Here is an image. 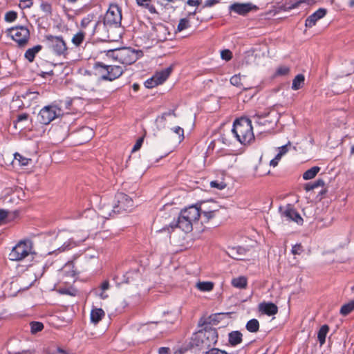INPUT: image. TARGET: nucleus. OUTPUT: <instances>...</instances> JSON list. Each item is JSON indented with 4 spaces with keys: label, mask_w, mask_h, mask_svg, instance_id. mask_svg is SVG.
<instances>
[{
    "label": "nucleus",
    "mask_w": 354,
    "mask_h": 354,
    "mask_svg": "<svg viewBox=\"0 0 354 354\" xmlns=\"http://www.w3.org/2000/svg\"><path fill=\"white\" fill-rule=\"evenodd\" d=\"M304 188H305L306 191L309 192V191H311V190L317 188V187H316V185L313 182V183H308L306 184Z\"/></svg>",
    "instance_id": "53"
},
{
    "label": "nucleus",
    "mask_w": 354,
    "mask_h": 354,
    "mask_svg": "<svg viewBox=\"0 0 354 354\" xmlns=\"http://www.w3.org/2000/svg\"><path fill=\"white\" fill-rule=\"evenodd\" d=\"M232 131L237 140L243 145L250 143L254 138L251 120L246 118L235 120Z\"/></svg>",
    "instance_id": "2"
},
{
    "label": "nucleus",
    "mask_w": 354,
    "mask_h": 354,
    "mask_svg": "<svg viewBox=\"0 0 354 354\" xmlns=\"http://www.w3.org/2000/svg\"><path fill=\"white\" fill-rule=\"evenodd\" d=\"M28 118V115L27 114H21V115H19L18 116V119L17 120L19 122V121H23V120H26Z\"/></svg>",
    "instance_id": "60"
},
{
    "label": "nucleus",
    "mask_w": 354,
    "mask_h": 354,
    "mask_svg": "<svg viewBox=\"0 0 354 354\" xmlns=\"http://www.w3.org/2000/svg\"><path fill=\"white\" fill-rule=\"evenodd\" d=\"M246 329L250 333H256L259 329V322L256 319L249 320L246 324Z\"/></svg>",
    "instance_id": "34"
},
{
    "label": "nucleus",
    "mask_w": 354,
    "mask_h": 354,
    "mask_svg": "<svg viewBox=\"0 0 354 354\" xmlns=\"http://www.w3.org/2000/svg\"><path fill=\"white\" fill-rule=\"evenodd\" d=\"M151 0H136V3L138 6L142 7H148Z\"/></svg>",
    "instance_id": "50"
},
{
    "label": "nucleus",
    "mask_w": 354,
    "mask_h": 354,
    "mask_svg": "<svg viewBox=\"0 0 354 354\" xmlns=\"http://www.w3.org/2000/svg\"><path fill=\"white\" fill-rule=\"evenodd\" d=\"M290 146H291V143H290V142H288L286 145H285L281 147H279L277 149L278 153L276 155V156L270 160V165L274 167L277 166L281 158L285 154H286L288 153V151H289Z\"/></svg>",
    "instance_id": "19"
},
{
    "label": "nucleus",
    "mask_w": 354,
    "mask_h": 354,
    "mask_svg": "<svg viewBox=\"0 0 354 354\" xmlns=\"http://www.w3.org/2000/svg\"><path fill=\"white\" fill-rule=\"evenodd\" d=\"M216 206L214 202H205L203 203L199 207L192 205L185 208L180 213L184 219H188L193 223H196L201 215L204 221L207 222L215 216Z\"/></svg>",
    "instance_id": "1"
},
{
    "label": "nucleus",
    "mask_w": 354,
    "mask_h": 354,
    "mask_svg": "<svg viewBox=\"0 0 354 354\" xmlns=\"http://www.w3.org/2000/svg\"><path fill=\"white\" fill-rule=\"evenodd\" d=\"M7 216H8V212H6L3 209H0V224L7 217Z\"/></svg>",
    "instance_id": "55"
},
{
    "label": "nucleus",
    "mask_w": 354,
    "mask_h": 354,
    "mask_svg": "<svg viewBox=\"0 0 354 354\" xmlns=\"http://www.w3.org/2000/svg\"><path fill=\"white\" fill-rule=\"evenodd\" d=\"M315 0H299L293 3H286L283 6L284 10H290L292 9H295L298 8L301 3H306L308 5H311L315 3Z\"/></svg>",
    "instance_id": "25"
},
{
    "label": "nucleus",
    "mask_w": 354,
    "mask_h": 354,
    "mask_svg": "<svg viewBox=\"0 0 354 354\" xmlns=\"http://www.w3.org/2000/svg\"><path fill=\"white\" fill-rule=\"evenodd\" d=\"M173 132L176 134V138L179 142L182 141L184 138V130L180 127H175L171 129Z\"/></svg>",
    "instance_id": "38"
},
{
    "label": "nucleus",
    "mask_w": 354,
    "mask_h": 354,
    "mask_svg": "<svg viewBox=\"0 0 354 354\" xmlns=\"http://www.w3.org/2000/svg\"><path fill=\"white\" fill-rule=\"evenodd\" d=\"M354 310V301H351L343 305L340 309V314L346 316Z\"/></svg>",
    "instance_id": "35"
},
{
    "label": "nucleus",
    "mask_w": 354,
    "mask_h": 354,
    "mask_svg": "<svg viewBox=\"0 0 354 354\" xmlns=\"http://www.w3.org/2000/svg\"><path fill=\"white\" fill-rule=\"evenodd\" d=\"M279 212L283 221H292L297 223V224H301L303 223V218L290 205H287L284 207H280Z\"/></svg>",
    "instance_id": "13"
},
{
    "label": "nucleus",
    "mask_w": 354,
    "mask_h": 354,
    "mask_svg": "<svg viewBox=\"0 0 354 354\" xmlns=\"http://www.w3.org/2000/svg\"><path fill=\"white\" fill-rule=\"evenodd\" d=\"M17 17V14L15 11H9L5 15V20L7 22H13Z\"/></svg>",
    "instance_id": "43"
},
{
    "label": "nucleus",
    "mask_w": 354,
    "mask_h": 354,
    "mask_svg": "<svg viewBox=\"0 0 354 354\" xmlns=\"http://www.w3.org/2000/svg\"><path fill=\"white\" fill-rule=\"evenodd\" d=\"M147 8L149 9V12H151V13H154V12H156V9H155V8H154L153 6H150V4H149V6H148V7H147Z\"/></svg>",
    "instance_id": "61"
},
{
    "label": "nucleus",
    "mask_w": 354,
    "mask_h": 354,
    "mask_svg": "<svg viewBox=\"0 0 354 354\" xmlns=\"http://www.w3.org/2000/svg\"><path fill=\"white\" fill-rule=\"evenodd\" d=\"M113 204H103L101 207V216L104 218H109L117 214L116 212L113 211Z\"/></svg>",
    "instance_id": "23"
},
{
    "label": "nucleus",
    "mask_w": 354,
    "mask_h": 354,
    "mask_svg": "<svg viewBox=\"0 0 354 354\" xmlns=\"http://www.w3.org/2000/svg\"><path fill=\"white\" fill-rule=\"evenodd\" d=\"M314 183L316 185V187H323L324 185V181L322 179H317L316 181L314 182Z\"/></svg>",
    "instance_id": "59"
},
{
    "label": "nucleus",
    "mask_w": 354,
    "mask_h": 354,
    "mask_svg": "<svg viewBox=\"0 0 354 354\" xmlns=\"http://www.w3.org/2000/svg\"><path fill=\"white\" fill-rule=\"evenodd\" d=\"M210 186L212 188H215L218 190H222L225 188L226 184L223 181L214 180L211 181Z\"/></svg>",
    "instance_id": "42"
},
{
    "label": "nucleus",
    "mask_w": 354,
    "mask_h": 354,
    "mask_svg": "<svg viewBox=\"0 0 354 354\" xmlns=\"http://www.w3.org/2000/svg\"><path fill=\"white\" fill-rule=\"evenodd\" d=\"M142 142H143V138H140V139H138L137 140L136 143L135 144V145L133 146V147L132 149V151H138L140 148V147H141V145L142 144Z\"/></svg>",
    "instance_id": "51"
},
{
    "label": "nucleus",
    "mask_w": 354,
    "mask_h": 354,
    "mask_svg": "<svg viewBox=\"0 0 354 354\" xmlns=\"http://www.w3.org/2000/svg\"><path fill=\"white\" fill-rule=\"evenodd\" d=\"M41 49V46L37 45L31 48H28L25 53V57L30 62H32L37 53Z\"/></svg>",
    "instance_id": "27"
},
{
    "label": "nucleus",
    "mask_w": 354,
    "mask_h": 354,
    "mask_svg": "<svg viewBox=\"0 0 354 354\" xmlns=\"http://www.w3.org/2000/svg\"><path fill=\"white\" fill-rule=\"evenodd\" d=\"M227 254L232 259L241 260L245 255L246 250L242 247H230L227 251Z\"/></svg>",
    "instance_id": "20"
},
{
    "label": "nucleus",
    "mask_w": 354,
    "mask_h": 354,
    "mask_svg": "<svg viewBox=\"0 0 354 354\" xmlns=\"http://www.w3.org/2000/svg\"><path fill=\"white\" fill-rule=\"evenodd\" d=\"M241 77L239 75H234L230 78V83L236 86L240 87L241 86Z\"/></svg>",
    "instance_id": "45"
},
{
    "label": "nucleus",
    "mask_w": 354,
    "mask_h": 354,
    "mask_svg": "<svg viewBox=\"0 0 354 354\" xmlns=\"http://www.w3.org/2000/svg\"><path fill=\"white\" fill-rule=\"evenodd\" d=\"M290 71L289 67L286 66H279L276 71L277 75H286L288 74Z\"/></svg>",
    "instance_id": "46"
},
{
    "label": "nucleus",
    "mask_w": 354,
    "mask_h": 354,
    "mask_svg": "<svg viewBox=\"0 0 354 354\" xmlns=\"http://www.w3.org/2000/svg\"><path fill=\"white\" fill-rule=\"evenodd\" d=\"M109 288V283L107 281H104L100 287V290L102 291H106Z\"/></svg>",
    "instance_id": "56"
},
{
    "label": "nucleus",
    "mask_w": 354,
    "mask_h": 354,
    "mask_svg": "<svg viewBox=\"0 0 354 354\" xmlns=\"http://www.w3.org/2000/svg\"><path fill=\"white\" fill-rule=\"evenodd\" d=\"M202 0H187V3L192 6H197L201 3Z\"/></svg>",
    "instance_id": "54"
},
{
    "label": "nucleus",
    "mask_w": 354,
    "mask_h": 354,
    "mask_svg": "<svg viewBox=\"0 0 354 354\" xmlns=\"http://www.w3.org/2000/svg\"><path fill=\"white\" fill-rule=\"evenodd\" d=\"M41 10L46 15H50L52 12L51 5L47 2H43L40 6Z\"/></svg>",
    "instance_id": "44"
},
{
    "label": "nucleus",
    "mask_w": 354,
    "mask_h": 354,
    "mask_svg": "<svg viewBox=\"0 0 354 354\" xmlns=\"http://www.w3.org/2000/svg\"><path fill=\"white\" fill-rule=\"evenodd\" d=\"M192 340L196 346L203 348H208L214 346L218 340L216 330L210 328L203 331H198L194 335Z\"/></svg>",
    "instance_id": "3"
},
{
    "label": "nucleus",
    "mask_w": 354,
    "mask_h": 354,
    "mask_svg": "<svg viewBox=\"0 0 354 354\" xmlns=\"http://www.w3.org/2000/svg\"><path fill=\"white\" fill-rule=\"evenodd\" d=\"M221 56L223 59L229 61L232 59V54L230 50H223L221 53Z\"/></svg>",
    "instance_id": "47"
},
{
    "label": "nucleus",
    "mask_w": 354,
    "mask_h": 354,
    "mask_svg": "<svg viewBox=\"0 0 354 354\" xmlns=\"http://www.w3.org/2000/svg\"><path fill=\"white\" fill-rule=\"evenodd\" d=\"M98 297L102 299H106L109 297V295L105 292V291L101 290V292L98 294Z\"/></svg>",
    "instance_id": "58"
},
{
    "label": "nucleus",
    "mask_w": 354,
    "mask_h": 354,
    "mask_svg": "<svg viewBox=\"0 0 354 354\" xmlns=\"http://www.w3.org/2000/svg\"><path fill=\"white\" fill-rule=\"evenodd\" d=\"M97 69L100 73V79L109 81L115 80L123 73V68L119 66L98 64Z\"/></svg>",
    "instance_id": "9"
},
{
    "label": "nucleus",
    "mask_w": 354,
    "mask_h": 354,
    "mask_svg": "<svg viewBox=\"0 0 354 354\" xmlns=\"http://www.w3.org/2000/svg\"><path fill=\"white\" fill-rule=\"evenodd\" d=\"M105 315L104 311L102 308H93L91 312V321L92 323L97 324Z\"/></svg>",
    "instance_id": "22"
},
{
    "label": "nucleus",
    "mask_w": 354,
    "mask_h": 354,
    "mask_svg": "<svg viewBox=\"0 0 354 354\" xmlns=\"http://www.w3.org/2000/svg\"><path fill=\"white\" fill-rule=\"evenodd\" d=\"M196 287L202 292H209L214 288V283L211 281H198Z\"/></svg>",
    "instance_id": "30"
},
{
    "label": "nucleus",
    "mask_w": 354,
    "mask_h": 354,
    "mask_svg": "<svg viewBox=\"0 0 354 354\" xmlns=\"http://www.w3.org/2000/svg\"><path fill=\"white\" fill-rule=\"evenodd\" d=\"M100 78L96 74L85 71L80 78V86L85 90L93 91Z\"/></svg>",
    "instance_id": "14"
},
{
    "label": "nucleus",
    "mask_w": 354,
    "mask_h": 354,
    "mask_svg": "<svg viewBox=\"0 0 354 354\" xmlns=\"http://www.w3.org/2000/svg\"><path fill=\"white\" fill-rule=\"evenodd\" d=\"M8 34L20 46H25L30 38V32L27 28L17 26L8 30Z\"/></svg>",
    "instance_id": "10"
},
{
    "label": "nucleus",
    "mask_w": 354,
    "mask_h": 354,
    "mask_svg": "<svg viewBox=\"0 0 354 354\" xmlns=\"http://www.w3.org/2000/svg\"><path fill=\"white\" fill-rule=\"evenodd\" d=\"M132 274H133V273H131V272L127 273V283L131 282L130 278H131Z\"/></svg>",
    "instance_id": "62"
},
{
    "label": "nucleus",
    "mask_w": 354,
    "mask_h": 354,
    "mask_svg": "<svg viewBox=\"0 0 354 354\" xmlns=\"http://www.w3.org/2000/svg\"><path fill=\"white\" fill-rule=\"evenodd\" d=\"M113 57L123 64H131L138 58L139 53L130 48L115 49L112 52Z\"/></svg>",
    "instance_id": "7"
},
{
    "label": "nucleus",
    "mask_w": 354,
    "mask_h": 354,
    "mask_svg": "<svg viewBox=\"0 0 354 354\" xmlns=\"http://www.w3.org/2000/svg\"><path fill=\"white\" fill-rule=\"evenodd\" d=\"M48 39L50 43L53 50L59 55H64L67 52V47L65 41L61 37L49 36Z\"/></svg>",
    "instance_id": "15"
},
{
    "label": "nucleus",
    "mask_w": 354,
    "mask_h": 354,
    "mask_svg": "<svg viewBox=\"0 0 354 354\" xmlns=\"http://www.w3.org/2000/svg\"><path fill=\"white\" fill-rule=\"evenodd\" d=\"M259 309L262 313L268 315H274L277 313L278 308L273 303H261L259 306Z\"/></svg>",
    "instance_id": "21"
},
{
    "label": "nucleus",
    "mask_w": 354,
    "mask_h": 354,
    "mask_svg": "<svg viewBox=\"0 0 354 354\" xmlns=\"http://www.w3.org/2000/svg\"><path fill=\"white\" fill-rule=\"evenodd\" d=\"M320 171V167L315 166L306 171L303 174V178L305 180H310L315 177V176Z\"/></svg>",
    "instance_id": "31"
},
{
    "label": "nucleus",
    "mask_w": 354,
    "mask_h": 354,
    "mask_svg": "<svg viewBox=\"0 0 354 354\" xmlns=\"http://www.w3.org/2000/svg\"><path fill=\"white\" fill-rule=\"evenodd\" d=\"M219 1L220 0H206L204 3V7H212Z\"/></svg>",
    "instance_id": "52"
},
{
    "label": "nucleus",
    "mask_w": 354,
    "mask_h": 354,
    "mask_svg": "<svg viewBox=\"0 0 354 354\" xmlns=\"http://www.w3.org/2000/svg\"><path fill=\"white\" fill-rule=\"evenodd\" d=\"M80 136L82 138V142H87L91 139L94 135L93 129L89 127H84L79 132Z\"/></svg>",
    "instance_id": "28"
},
{
    "label": "nucleus",
    "mask_w": 354,
    "mask_h": 354,
    "mask_svg": "<svg viewBox=\"0 0 354 354\" xmlns=\"http://www.w3.org/2000/svg\"><path fill=\"white\" fill-rule=\"evenodd\" d=\"M171 71L172 67L169 66L157 72L151 78L145 82V86L151 88L162 84L168 78Z\"/></svg>",
    "instance_id": "12"
},
{
    "label": "nucleus",
    "mask_w": 354,
    "mask_h": 354,
    "mask_svg": "<svg viewBox=\"0 0 354 354\" xmlns=\"http://www.w3.org/2000/svg\"><path fill=\"white\" fill-rule=\"evenodd\" d=\"M15 160L19 162L21 166H27L31 162L30 158L23 156L19 153H15Z\"/></svg>",
    "instance_id": "37"
},
{
    "label": "nucleus",
    "mask_w": 354,
    "mask_h": 354,
    "mask_svg": "<svg viewBox=\"0 0 354 354\" xmlns=\"http://www.w3.org/2000/svg\"><path fill=\"white\" fill-rule=\"evenodd\" d=\"M169 349L167 347H161L158 350L159 354H169Z\"/></svg>",
    "instance_id": "57"
},
{
    "label": "nucleus",
    "mask_w": 354,
    "mask_h": 354,
    "mask_svg": "<svg viewBox=\"0 0 354 354\" xmlns=\"http://www.w3.org/2000/svg\"><path fill=\"white\" fill-rule=\"evenodd\" d=\"M326 14V10L324 8H319L310 16H309L306 20L305 25L306 27L311 28L315 25L316 22L323 18Z\"/></svg>",
    "instance_id": "18"
},
{
    "label": "nucleus",
    "mask_w": 354,
    "mask_h": 354,
    "mask_svg": "<svg viewBox=\"0 0 354 354\" xmlns=\"http://www.w3.org/2000/svg\"><path fill=\"white\" fill-rule=\"evenodd\" d=\"M232 285L239 289H244L246 288L248 284V280L245 277L240 276L238 277L233 278L231 282Z\"/></svg>",
    "instance_id": "24"
},
{
    "label": "nucleus",
    "mask_w": 354,
    "mask_h": 354,
    "mask_svg": "<svg viewBox=\"0 0 354 354\" xmlns=\"http://www.w3.org/2000/svg\"><path fill=\"white\" fill-rule=\"evenodd\" d=\"M122 20L121 10L118 5H111L104 17V25L106 26H118Z\"/></svg>",
    "instance_id": "11"
},
{
    "label": "nucleus",
    "mask_w": 354,
    "mask_h": 354,
    "mask_svg": "<svg viewBox=\"0 0 354 354\" xmlns=\"http://www.w3.org/2000/svg\"><path fill=\"white\" fill-rule=\"evenodd\" d=\"M62 272L66 274V279L74 281L75 272L72 264H67L63 268Z\"/></svg>",
    "instance_id": "33"
},
{
    "label": "nucleus",
    "mask_w": 354,
    "mask_h": 354,
    "mask_svg": "<svg viewBox=\"0 0 354 354\" xmlns=\"http://www.w3.org/2000/svg\"><path fill=\"white\" fill-rule=\"evenodd\" d=\"M348 3L350 7H354V0H349Z\"/></svg>",
    "instance_id": "64"
},
{
    "label": "nucleus",
    "mask_w": 354,
    "mask_h": 354,
    "mask_svg": "<svg viewBox=\"0 0 354 354\" xmlns=\"http://www.w3.org/2000/svg\"><path fill=\"white\" fill-rule=\"evenodd\" d=\"M84 32L82 31H80L75 35H74V36L73 37L72 43L76 46H79L84 39Z\"/></svg>",
    "instance_id": "36"
},
{
    "label": "nucleus",
    "mask_w": 354,
    "mask_h": 354,
    "mask_svg": "<svg viewBox=\"0 0 354 354\" xmlns=\"http://www.w3.org/2000/svg\"><path fill=\"white\" fill-rule=\"evenodd\" d=\"M302 251L301 245H295L292 248V253L294 254H299Z\"/></svg>",
    "instance_id": "49"
},
{
    "label": "nucleus",
    "mask_w": 354,
    "mask_h": 354,
    "mask_svg": "<svg viewBox=\"0 0 354 354\" xmlns=\"http://www.w3.org/2000/svg\"><path fill=\"white\" fill-rule=\"evenodd\" d=\"M189 21L187 19L183 18L181 19L179 21V24L177 26V30L178 31H182L189 27Z\"/></svg>",
    "instance_id": "41"
},
{
    "label": "nucleus",
    "mask_w": 354,
    "mask_h": 354,
    "mask_svg": "<svg viewBox=\"0 0 354 354\" xmlns=\"http://www.w3.org/2000/svg\"><path fill=\"white\" fill-rule=\"evenodd\" d=\"M64 113L63 111L56 104H50L42 108L39 113V120L44 124H48L55 118Z\"/></svg>",
    "instance_id": "6"
},
{
    "label": "nucleus",
    "mask_w": 354,
    "mask_h": 354,
    "mask_svg": "<svg viewBox=\"0 0 354 354\" xmlns=\"http://www.w3.org/2000/svg\"><path fill=\"white\" fill-rule=\"evenodd\" d=\"M86 236L83 239L79 240H74L75 236H72L71 233L67 230L60 231L55 239L57 245H59L58 250L64 252L77 245V244L85 240Z\"/></svg>",
    "instance_id": "5"
},
{
    "label": "nucleus",
    "mask_w": 354,
    "mask_h": 354,
    "mask_svg": "<svg viewBox=\"0 0 354 354\" xmlns=\"http://www.w3.org/2000/svg\"><path fill=\"white\" fill-rule=\"evenodd\" d=\"M242 341V334L239 331H232L229 333V342L232 346L240 344Z\"/></svg>",
    "instance_id": "26"
},
{
    "label": "nucleus",
    "mask_w": 354,
    "mask_h": 354,
    "mask_svg": "<svg viewBox=\"0 0 354 354\" xmlns=\"http://www.w3.org/2000/svg\"><path fill=\"white\" fill-rule=\"evenodd\" d=\"M134 207L133 199L124 193H118L115 196V203L113 206V211L117 214L123 212H130Z\"/></svg>",
    "instance_id": "8"
},
{
    "label": "nucleus",
    "mask_w": 354,
    "mask_h": 354,
    "mask_svg": "<svg viewBox=\"0 0 354 354\" xmlns=\"http://www.w3.org/2000/svg\"><path fill=\"white\" fill-rule=\"evenodd\" d=\"M32 253V243L30 240L20 241L9 254L12 261H21Z\"/></svg>",
    "instance_id": "4"
},
{
    "label": "nucleus",
    "mask_w": 354,
    "mask_h": 354,
    "mask_svg": "<svg viewBox=\"0 0 354 354\" xmlns=\"http://www.w3.org/2000/svg\"><path fill=\"white\" fill-rule=\"evenodd\" d=\"M193 224L194 223L188 219H184L183 218V214L180 213L178 218V221L175 223H172L170 225V227L172 229L174 227H178L185 232H189L192 230Z\"/></svg>",
    "instance_id": "17"
},
{
    "label": "nucleus",
    "mask_w": 354,
    "mask_h": 354,
    "mask_svg": "<svg viewBox=\"0 0 354 354\" xmlns=\"http://www.w3.org/2000/svg\"><path fill=\"white\" fill-rule=\"evenodd\" d=\"M175 117L174 113L172 112L165 113L156 120L157 122L162 123L164 121L173 119Z\"/></svg>",
    "instance_id": "39"
},
{
    "label": "nucleus",
    "mask_w": 354,
    "mask_h": 354,
    "mask_svg": "<svg viewBox=\"0 0 354 354\" xmlns=\"http://www.w3.org/2000/svg\"><path fill=\"white\" fill-rule=\"evenodd\" d=\"M32 6V0H22L19 3V7L21 9L29 8Z\"/></svg>",
    "instance_id": "48"
},
{
    "label": "nucleus",
    "mask_w": 354,
    "mask_h": 354,
    "mask_svg": "<svg viewBox=\"0 0 354 354\" xmlns=\"http://www.w3.org/2000/svg\"><path fill=\"white\" fill-rule=\"evenodd\" d=\"M229 9L240 15H245L253 9H257V6L251 3H234L232 4Z\"/></svg>",
    "instance_id": "16"
},
{
    "label": "nucleus",
    "mask_w": 354,
    "mask_h": 354,
    "mask_svg": "<svg viewBox=\"0 0 354 354\" xmlns=\"http://www.w3.org/2000/svg\"><path fill=\"white\" fill-rule=\"evenodd\" d=\"M304 76L301 74L297 75L292 80V88L297 91L303 87L304 84Z\"/></svg>",
    "instance_id": "29"
},
{
    "label": "nucleus",
    "mask_w": 354,
    "mask_h": 354,
    "mask_svg": "<svg viewBox=\"0 0 354 354\" xmlns=\"http://www.w3.org/2000/svg\"><path fill=\"white\" fill-rule=\"evenodd\" d=\"M328 330H329V328L326 324L323 325L320 328V329L318 332V334H317V338H318V340H319L321 346L325 343L326 337L327 333H328Z\"/></svg>",
    "instance_id": "32"
},
{
    "label": "nucleus",
    "mask_w": 354,
    "mask_h": 354,
    "mask_svg": "<svg viewBox=\"0 0 354 354\" xmlns=\"http://www.w3.org/2000/svg\"><path fill=\"white\" fill-rule=\"evenodd\" d=\"M30 327L32 333H36L43 329L44 325L41 322H35L30 324Z\"/></svg>",
    "instance_id": "40"
},
{
    "label": "nucleus",
    "mask_w": 354,
    "mask_h": 354,
    "mask_svg": "<svg viewBox=\"0 0 354 354\" xmlns=\"http://www.w3.org/2000/svg\"><path fill=\"white\" fill-rule=\"evenodd\" d=\"M32 282H33V280H31V281L29 282L28 285L24 286V287H21V289H26V288H29L32 284Z\"/></svg>",
    "instance_id": "63"
}]
</instances>
